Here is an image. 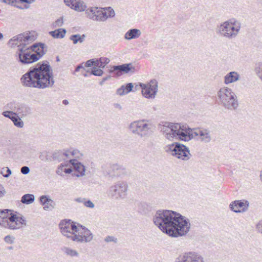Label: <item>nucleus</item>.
Listing matches in <instances>:
<instances>
[{
	"instance_id": "obj_46",
	"label": "nucleus",
	"mask_w": 262,
	"mask_h": 262,
	"mask_svg": "<svg viewBox=\"0 0 262 262\" xmlns=\"http://www.w3.org/2000/svg\"><path fill=\"white\" fill-rule=\"evenodd\" d=\"M95 64H94V67L98 68H104L103 64H102V63L100 61V58H95Z\"/></svg>"
},
{
	"instance_id": "obj_37",
	"label": "nucleus",
	"mask_w": 262,
	"mask_h": 262,
	"mask_svg": "<svg viewBox=\"0 0 262 262\" xmlns=\"http://www.w3.org/2000/svg\"><path fill=\"white\" fill-rule=\"evenodd\" d=\"M97 10V7L91 8L90 9H88L86 11V14L88 17L90 19L95 20V17H96V11Z\"/></svg>"
},
{
	"instance_id": "obj_50",
	"label": "nucleus",
	"mask_w": 262,
	"mask_h": 262,
	"mask_svg": "<svg viewBox=\"0 0 262 262\" xmlns=\"http://www.w3.org/2000/svg\"><path fill=\"white\" fill-rule=\"evenodd\" d=\"M95 58H93V59H90V60H88V61H86L85 63V67H90L92 66H94V64H95Z\"/></svg>"
},
{
	"instance_id": "obj_10",
	"label": "nucleus",
	"mask_w": 262,
	"mask_h": 262,
	"mask_svg": "<svg viewBox=\"0 0 262 262\" xmlns=\"http://www.w3.org/2000/svg\"><path fill=\"white\" fill-rule=\"evenodd\" d=\"M143 96L147 99H154L155 98L158 90V82L154 79L147 83H140Z\"/></svg>"
},
{
	"instance_id": "obj_24",
	"label": "nucleus",
	"mask_w": 262,
	"mask_h": 262,
	"mask_svg": "<svg viewBox=\"0 0 262 262\" xmlns=\"http://www.w3.org/2000/svg\"><path fill=\"white\" fill-rule=\"evenodd\" d=\"M199 134H200V140L202 142L208 143L211 141L210 132L208 129L205 128L199 129Z\"/></svg>"
},
{
	"instance_id": "obj_41",
	"label": "nucleus",
	"mask_w": 262,
	"mask_h": 262,
	"mask_svg": "<svg viewBox=\"0 0 262 262\" xmlns=\"http://www.w3.org/2000/svg\"><path fill=\"white\" fill-rule=\"evenodd\" d=\"M19 103L16 102H11L7 104V107L8 108L12 110V111L16 112Z\"/></svg>"
},
{
	"instance_id": "obj_36",
	"label": "nucleus",
	"mask_w": 262,
	"mask_h": 262,
	"mask_svg": "<svg viewBox=\"0 0 262 262\" xmlns=\"http://www.w3.org/2000/svg\"><path fill=\"white\" fill-rule=\"evenodd\" d=\"M62 251L65 253V254L71 257H78L79 256V254L77 251L70 248L64 247L62 249Z\"/></svg>"
},
{
	"instance_id": "obj_23",
	"label": "nucleus",
	"mask_w": 262,
	"mask_h": 262,
	"mask_svg": "<svg viewBox=\"0 0 262 262\" xmlns=\"http://www.w3.org/2000/svg\"><path fill=\"white\" fill-rule=\"evenodd\" d=\"M31 107L26 104L19 103L16 113L21 118H23L31 114Z\"/></svg>"
},
{
	"instance_id": "obj_15",
	"label": "nucleus",
	"mask_w": 262,
	"mask_h": 262,
	"mask_svg": "<svg viewBox=\"0 0 262 262\" xmlns=\"http://www.w3.org/2000/svg\"><path fill=\"white\" fill-rule=\"evenodd\" d=\"M174 262H205L203 257L195 252H185L180 254Z\"/></svg>"
},
{
	"instance_id": "obj_4",
	"label": "nucleus",
	"mask_w": 262,
	"mask_h": 262,
	"mask_svg": "<svg viewBox=\"0 0 262 262\" xmlns=\"http://www.w3.org/2000/svg\"><path fill=\"white\" fill-rule=\"evenodd\" d=\"M9 210H0V226L11 230H16L26 226V220L23 216L8 214Z\"/></svg>"
},
{
	"instance_id": "obj_61",
	"label": "nucleus",
	"mask_w": 262,
	"mask_h": 262,
	"mask_svg": "<svg viewBox=\"0 0 262 262\" xmlns=\"http://www.w3.org/2000/svg\"><path fill=\"white\" fill-rule=\"evenodd\" d=\"M114 105L115 107H116V108H118L119 110H121L122 109V106L119 103H115L114 104Z\"/></svg>"
},
{
	"instance_id": "obj_7",
	"label": "nucleus",
	"mask_w": 262,
	"mask_h": 262,
	"mask_svg": "<svg viewBox=\"0 0 262 262\" xmlns=\"http://www.w3.org/2000/svg\"><path fill=\"white\" fill-rule=\"evenodd\" d=\"M165 151L178 159L188 160L191 155L188 148L185 145L177 142L168 144L164 147Z\"/></svg>"
},
{
	"instance_id": "obj_32",
	"label": "nucleus",
	"mask_w": 262,
	"mask_h": 262,
	"mask_svg": "<svg viewBox=\"0 0 262 262\" xmlns=\"http://www.w3.org/2000/svg\"><path fill=\"white\" fill-rule=\"evenodd\" d=\"M96 14V17L94 18L96 21H104L106 20V17H105L106 12L104 11L103 9L97 8Z\"/></svg>"
},
{
	"instance_id": "obj_38",
	"label": "nucleus",
	"mask_w": 262,
	"mask_h": 262,
	"mask_svg": "<svg viewBox=\"0 0 262 262\" xmlns=\"http://www.w3.org/2000/svg\"><path fill=\"white\" fill-rule=\"evenodd\" d=\"M104 11L106 12V19L109 17H113L115 15L114 10L111 7H107L103 9Z\"/></svg>"
},
{
	"instance_id": "obj_21",
	"label": "nucleus",
	"mask_w": 262,
	"mask_h": 262,
	"mask_svg": "<svg viewBox=\"0 0 262 262\" xmlns=\"http://www.w3.org/2000/svg\"><path fill=\"white\" fill-rule=\"evenodd\" d=\"M32 52H34L35 55L38 57L39 60L47 52V47L45 43L38 42L33 44L30 47Z\"/></svg>"
},
{
	"instance_id": "obj_18",
	"label": "nucleus",
	"mask_w": 262,
	"mask_h": 262,
	"mask_svg": "<svg viewBox=\"0 0 262 262\" xmlns=\"http://www.w3.org/2000/svg\"><path fill=\"white\" fill-rule=\"evenodd\" d=\"M102 169L104 173L111 177L119 176L121 171L124 169L121 166L117 164H104L102 166Z\"/></svg>"
},
{
	"instance_id": "obj_13",
	"label": "nucleus",
	"mask_w": 262,
	"mask_h": 262,
	"mask_svg": "<svg viewBox=\"0 0 262 262\" xmlns=\"http://www.w3.org/2000/svg\"><path fill=\"white\" fill-rule=\"evenodd\" d=\"M180 128L179 123L165 122L161 127V132L164 134L165 138L169 140L176 138L177 131Z\"/></svg>"
},
{
	"instance_id": "obj_11",
	"label": "nucleus",
	"mask_w": 262,
	"mask_h": 262,
	"mask_svg": "<svg viewBox=\"0 0 262 262\" xmlns=\"http://www.w3.org/2000/svg\"><path fill=\"white\" fill-rule=\"evenodd\" d=\"M59 226L61 233L64 236L68 238H71L72 239V236L79 231V228L75 225V223L70 220L61 221Z\"/></svg>"
},
{
	"instance_id": "obj_9",
	"label": "nucleus",
	"mask_w": 262,
	"mask_h": 262,
	"mask_svg": "<svg viewBox=\"0 0 262 262\" xmlns=\"http://www.w3.org/2000/svg\"><path fill=\"white\" fill-rule=\"evenodd\" d=\"M16 54L18 57V60L23 64H29L38 60V57L35 53L31 52L30 47H20Z\"/></svg>"
},
{
	"instance_id": "obj_53",
	"label": "nucleus",
	"mask_w": 262,
	"mask_h": 262,
	"mask_svg": "<svg viewBox=\"0 0 262 262\" xmlns=\"http://www.w3.org/2000/svg\"><path fill=\"white\" fill-rule=\"evenodd\" d=\"M6 191L4 187L0 184V198L4 196Z\"/></svg>"
},
{
	"instance_id": "obj_54",
	"label": "nucleus",
	"mask_w": 262,
	"mask_h": 262,
	"mask_svg": "<svg viewBox=\"0 0 262 262\" xmlns=\"http://www.w3.org/2000/svg\"><path fill=\"white\" fill-rule=\"evenodd\" d=\"M6 168H7V170H6V173L4 174V173H3L2 172L1 173L3 174V176L5 178H8L10 176V174H11V170L8 167H6Z\"/></svg>"
},
{
	"instance_id": "obj_3",
	"label": "nucleus",
	"mask_w": 262,
	"mask_h": 262,
	"mask_svg": "<svg viewBox=\"0 0 262 262\" xmlns=\"http://www.w3.org/2000/svg\"><path fill=\"white\" fill-rule=\"evenodd\" d=\"M242 24L235 18H231L218 26L216 33L228 39L236 38L239 33Z\"/></svg>"
},
{
	"instance_id": "obj_64",
	"label": "nucleus",
	"mask_w": 262,
	"mask_h": 262,
	"mask_svg": "<svg viewBox=\"0 0 262 262\" xmlns=\"http://www.w3.org/2000/svg\"><path fill=\"white\" fill-rule=\"evenodd\" d=\"M260 177V179H261V181H262V170L261 171Z\"/></svg>"
},
{
	"instance_id": "obj_20",
	"label": "nucleus",
	"mask_w": 262,
	"mask_h": 262,
	"mask_svg": "<svg viewBox=\"0 0 262 262\" xmlns=\"http://www.w3.org/2000/svg\"><path fill=\"white\" fill-rule=\"evenodd\" d=\"M70 162L74 169L72 176L79 177L84 175L85 168L81 163L75 159L70 160Z\"/></svg>"
},
{
	"instance_id": "obj_45",
	"label": "nucleus",
	"mask_w": 262,
	"mask_h": 262,
	"mask_svg": "<svg viewBox=\"0 0 262 262\" xmlns=\"http://www.w3.org/2000/svg\"><path fill=\"white\" fill-rule=\"evenodd\" d=\"M255 229L257 233L262 234V220L256 224Z\"/></svg>"
},
{
	"instance_id": "obj_12",
	"label": "nucleus",
	"mask_w": 262,
	"mask_h": 262,
	"mask_svg": "<svg viewBox=\"0 0 262 262\" xmlns=\"http://www.w3.org/2000/svg\"><path fill=\"white\" fill-rule=\"evenodd\" d=\"M34 40L33 36H31L28 34H20L12 37L9 40L8 43L11 47H14L17 46L18 49L20 47H26L27 45Z\"/></svg>"
},
{
	"instance_id": "obj_44",
	"label": "nucleus",
	"mask_w": 262,
	"mask_h": 262,
	"mask_svg": "<svg viewBox=\"0 0 262 262\" xmlns=\"http://www.w3.org/2000/svg\"><path fill=\"white\" fill-rule=\"evenodd\" d=\"M14 239L15 237L10 235H7L4 238L5 242L6 243L10 244L14 243Z\"/></svg>"
},
{
	"instance_id": "obj_33",
	"label": "nucleus",
	"mask_w": 262,
	"mask_h": 262,
	"mask_svg": "<svg viewBox=\"0 0 262 262\" xmlns=\"http://www.w3.org/2000/svg\"><path fill=\"white\" fill-rule=\"evenodd\" d=\"M11 120L13 122L14 125L17 127L22 128L24 125V122L21 120L20 116L16 113V115L12 116Z\"/></svg>"
},
{
	"instance_id": "obj_31",
	"label": "nucleus",
	"mask_w": 262,
	"mask_h": 262,
	"mask_svg": "<svg viewBox=\"0 0 262 262\" xmlns=\"http://www.w3.org/2000/svg\"><path fill=\"white\" fill-rule=\"evenodd\" d=\"M85 37L84 34L81 35L79 34H73L70 36V39L73 41L74 45H76L78 42L82 43L84 41Z\"/></svg>"
},
{
	"instance_id": "obj_57",
	"label": "nucleus",
	"mask_w": 262,
	"mask_h": 262,
	"mask_svg": "<svg viewBox=\"0 0 262 262\" xmlns=\"http://www.w3.org/2000/svg\"><path fill=\"white\" fill-rule=\"evenodd\" d=\"M19 1L22 3H27L28 4L33 3L35 1V0H19Z\"/></svg>"
},
{
	"instance_id": "obj_5",
	"label": "nucleus",
	"mask_w": 262,
	"mask_h": 262,
	"mask_svg": "<svg viewBox=\"0 0 262 262\" xmlns=\"http://www.w3.org/2000/svg\"><path fill=\"white\" fill-rule=\"evenodd\" d=\"M129 129L140 138H148L153 134L156 126L149 120L142 119L130 123Z\"/></svg>"
},
{
	"instance_id": "obj_28",
	"label": "nucleus",
	"mask_w": 262,
	"mask_h": 262,
	"mask_svg": "<svg viewBox=\"0 0 262 262\" xmlns=\"http://www.w3.org/2000/svg\"><path fill=\"white\" fill-rule=\"evenodd\" d=\"M66 32L67 31L65 29L60 28L50 31L49 34L55 38H63L65 36Z\"/></svg>"
},
{
	"instance_id": "obj_58",
	"label": "nucleus",
	"mask_w": 262,
	"mask_h": 262,
	"mask_svg": "<svg viewBox=\"0 0 262 262\" xmlns=\"http://www.w3.org/2000/svg\"><path fill=\"white\" fill-rule=\"evenodd\" d=\"M85 200V198H77L75 199V201L78 203H83L84 204V201Z\"/></svg>"
},
{
	"instance_id": "obj_26",
	"label": "nucleus",
	"mask_w": 262,
	"mask_h": 262,
	"mask_svg": "<svg viewBox=\"0 0 262 262\" xmlns=\"http://www.w3.org/2000/svg\"><path fill=\"white\" fill-rule=\"evenodd\" d=\"M141 35V31L138 29H129L124 35V38L126 40H131L139 37Z\"/></svg>"
},
{
	"instance_id": "obj_19",
	"label": "nucleus",
	"mask_w": 262,
	"mask_h": 262,
	"mask_svg": "<svg viewBox=\"0 0 262 262\" xmlns=\"http://www.w3.org/2000/svg\"><path fill=\"white\" fill-rule=\"evenodd\" d=\"M249 203L248 201L236 200L232 202L229 205V208L235 213H241L246 211L249 207Z\"/></svg>"
},
{
	"instance_id": "obj_25",
	"label": "nucleus",
	"mask_w": 262,
	"mask_h": 262,
	"mask_svg": "<svg viewBox=\"0 0 262 262\" xmlns=\"http://www.w3.org/2000/svg\"><path fill=\"white\" fill-rule=\"evenodd\" d=\"M239 75L237 72L235 71L230 72L224 77V83L226 84H228L235 82L239 79Z\"/></svg>"
},
{
	"instance_id": "obj_1",
	"label": "nucleus",
	"mask_w": 262,
	"mask_h": 262,
	"mask_svg": "<svg viewBox=\"0 0 262 262\" xmlns=\"http://www.w3.org/2000/svg\"><path fill=\"white\" fill-rule=\"evenodd\" d=\"M153 221L163 232L172 237L186 235L191 226L188 218L169 210H158L154 216Z\"/></svg>"
},
{
	"instance_id": "obj_49",
	"label": "nucleus",
	"mask_w": 262,
	"mask_h": 262,
	"mask_svg": "<svg viewBox=\"0 0 262 262\" xmlns=\"http://www.w3.org/2000/svg\"><path fill=\"white\" fill-rule=\"evenodd\" d=\"M64 165H63L62 164H60V166L58 167L56 173L57 174L62 176V172H64Z\"/></svg>"
},
{
	"instance_id": "obj_47",
	"label": "nucleus",
	"mask_w": 262,
	"mask_h": 262,
	"mask_svg": "<svg viewBox=\"0 0 262 262\" xmlns=\"http://www.w3.org/2000/svg\"><path fill=\"white\" fill-rule=\"evenodd\" d=\"M104 241L107 243L113 242L116 243L117 242V238L113 236H107L105 238Z\"/></svg>"
},
{
	"instance_id": "obj_14",
	"label": "nucleus",
	"mask_w": 262,
	"mask_h": 262,
	"mask_svg": "<svg viewBox=\"0 0 262 262\" xmlns=\"http://www.w3.org/2000/svg\"><path fill=\"white\" fill-rule=\"evenodd\" d=\"M78 234H74L72 236V240L77 242H90L93 239V234L85 227L80 226L79 231L77 232Z\"/></svg>"
},
{
	"instance_id": "obj_42",
	"label": "nucleus",
	"mask_w": 262,
	"mask_h": 262,
	"mask_svg": "<svg viewBox=\"0 0 262 262\" xmlns=\"http://www.w3.org/2000/svg\"><path fill=\"white\" fill-rule=\"evenodd\" d=\"M2 115L4 117H5L6 118H9V119H10L11 120V118H12V116L16 115V113H15L13 111H7L3 112L2 113Z\"/></svg>"
},
{
	"instance_id": "obj_22",
	"label": "nucleus",
	"mask_w": 262,
	"mask_h": 262,
	"mask_svg": "<svg viewBox=\"0 0 262 262\" xmlns=\"http://www.w3.org/2000/svg\"><path fill=\"white\" fill-rule=\"evenodd\" d=\"M39 201L40 204L43 206L45 210H51L55 206L54 201L51 199L48 195H43L40 196Z\"/></svg>"
},
{
	"instance_id": "obj_60",
	"label": "nucleus",
	"mask_w": 262,
	"mask_h": 262,
	"mask_svg": "<svg viewBox=\"0 0 262 262\" xmlns=\"http://www.w3.org/2000/svg\"><path fill=\"white\" fill-rule=\"evenodd\" d=\"M80 69H84V68L82 66V64H79L78 66H77L75 70V72H78Z\"/></svg>"
},
{
	"instance_id": "obj_48",
	"label": "nucleus",
	"mask_w": 262,
	"mask_h": 262,
	"mask_svg": "<svg viewBox=\"0 0 262 262\" xmlns=\"http://www.w3.org/2000/svg\"><path fill=\"white\" fill-rule=\"evenodd\" d=\"M84 205L85 207L90 208H93L95 207L94 203L90 200L86 201L85 200L84 202Z\"/></svg>"
},
{
	"instance_id": "obj_8",
	"label": "nucleus",
	"mask_w": 262,
	"mask_h": 262,
	"mask_svg": "<svg viewBox=\"0 0 262 262\" xmlns=\"http://www.w3.org/2000/svg\"><path fill=\"white\" fill-rule=\"evenodd\" d=\"M128 184L124 181H119L111 186L108 190L109 195L116 200H123L127 194Z\"/></svg>"
},
{
	"instance_id": "obj_6",
	"label": "nucleus",
	"mask_w": 262,
	"mask_h": 262,
	"mask_svg": "<svg viewBox=\"0 0 262 262\" xmlns=\"http://www.w3.org/2000/svg\"><path fill=\"white\" fill-rule=\"evenodd\" d=\"M218 103L226 109L235 110L238 106V102L235 94L227 87L221 88L217 93Z\"/></svg>"
},
{
	"instance_id": "obj_29",
	"label": "nucleus",
	"mask_w": 262,
	"mask_h": 262,
	"mask_svg": "<svg viewBox=\"0 0 262 262\" xmlns=\"http://www.w3.org/2000/svg\"><path fill=\"white\" fill-rule=\"evenodd\" d=\"M68 156L66 152L61 151H56L54 152L51 156L52 161H61L64 160Z\"/></svg>"
},
{
	"instance_id": "obj_59",
	"label": "nucleus",
	"mask_w": 262,
	"mask_h": 262,
	"mask_svg": "<svg viewBox=\"0 0 262 262\" xmlns=\"http://www.w3.org/2000/svg\"><path fill=\"white\" fill-rule=\"evenodd\" d=\"M64 172L66 173H71V172H73V170L71 168H66L64 167Z\"/></svg>"
},
{
	"instance_id": "obj_51",
	"label": "nucleus",
	"mask_w": 262,
	"mask_h": 262,
	"mask_svg": "<svg viewBox=\"0 0 262 262\" xmlns=\"http://www.w3.org/2000/svg\"><path fill=\"white\" fill-rule=\"evenodd\" d=\"M21 172L24 174H27L30 172V168L28 166H23L20 169Z\"/></svg>"
},
{
	"instance_id": "obj_62",
	"label": "nucleus",
	"mask_w": 262,
	"mask_h": 262,
	"mask_svg": "<svg viewBox=\"0 0 262 262\" xmlns=\"http://www.w3.org/2000/svg\"><path fill=\"white\" fill-rule=\"evenodd\" d=\"M193 134H194L195 136H200V134H199V129H197L195 132L193 131Z\"/></svg>"
},
{
	"instance_id": "obj_34",
	"label": "nucleus",
	"mask_w": 262,
	"mask_h": 262,
	"mask_svg": "<svg viewBox=\"0 0 262 262\" xmlns=\"http://www.w3.org/2000/svg\"><path fill=\"white\" fill-rule=\"evenodd\" d=\"M35 197L32 194H26L21 197V202L23 204H30L34 201Z\"/></svg>"
},
{
	"instance_id": "obj_39",
	"label": "nucleus",
	"mask_w": 262,
	"mask_h": 262,
	"mask_svg": "<svg viewBox=\"0 0 262 262\" xmlns=\"http://www.w3.org/2000/svg\"><path fill=\"white\" fill-rule=\"evenodd\" d=\"M103 74V71L100 68L93 67L90 72V74L94 75L96 76H101Z\"/></svg>"
},
{
	"instance_id": "obj_27",
	"label": "nucleus",
	"mask_w": 262,
	"mask_h": 262,
	"mask_svg": "<svg viewBox=\"0 0 262 262\" xmlns=\"http://www.w3.org/2000/svg\"><path fill=\"white\" fill-rule=\"evenodd\" d=\"M134 85L132 83H128L126 85H122L117 90V94L120 96H123L131 92Z\"/></svg>"
},
{
	"instance_id": "obj_35",
	"label": "nucleus",
	"mask_w": 262,
	"mask_h": 262,
	"mask_svg": "<svg viewBox=\"0 0 262 262\" xmlns=\"http://www.w3.org/2000/svg\"><path fill=\"white\" fill-rule=\"evenodd\" d=\"M75 2L74 10L79 12L83 11L85 10L86 7L82 1L77 0Z\"/></svg>"
},
{
	"instance_id": "obj_40",
	"label": "nucleus",
	"mask_w": 262,
	"mask_h": 262,
	"mask_svg": "<svg viewBox=\"0 0 262 262\" xmlns=\"http://www.w3.org/2000/svg\"><path fill=\"white\" fill-rule=\"evenodd\" d=\"M39 158L42 161H52L51 156H49L47 152L40 153Z\"/></svg>"
},
{
	"instance_id": "obj_63",
	"label": "nucleus",
	"mask_w": 262,
	"mask_h": 262,
	"mask_svg": "<svg viewBox=\"0 0 262 262\" xmlns=\"http://www.w3.org/2000/svg\"><path fill=\"white\" fill-rule=\"evenodd\" d=\"M63 103L65 105H67L69 104V101L67 100H63Z\"/></svg>"
},
{
	"instance_id": "obj_55",
	"label": "nucleus",
	"mask_w": 262,
	"mask_h": 262,
	"mask_svg": "<svg viewBox=\"0 0 262 262\" xmlns=\"http://www.w3.org/2000/svg\"><path fill=\"white\" fill-rule=\"evenodd\" d=\"M111 78V76L110 75H108L105 77H103V79H102V80L99 82V84L100 85H103L105 81L110 79Z\"/></svg>"
},
{
	"instance_id": "obj_52",
	"label": "nucleus",
	"mask_w": 262,
	"mask_h": 262,
	"mask_svg": "<svg viewBox=\"0 0 262 262\" xmlns=\"http://www.w3.org/2000/svg\"><path fill=\"white\" fill-rule=\"evenodd\" d=\"M100 61L101 62V63H102L104 67H105V65L110 62V60L109 58L106 57H100Z\"/></svg>"
},
{
	"instance_id": "obj_43",
	"label": "nucleus",
	"mask_w": 262,
	"mask_h": 262,
	"mask_svg": "<svg viewBox=\"0 0 262 262\" xmlns=\"http://www.w3.org/2000/svg\"><path fill=\"white\" fill-rule=\"evenodd\" d=\"M63 17H61L58 18L54 23L53 26L54 27H59L63 25Z\"/></svg>"
},
{
	"instance_id": "obj_56",
	"label": "nucleus",
	"mask_w": 262,
	"mask_h": 262,
	"mask_svg": "<svg viewBox=\"0 0 262 262\" xmlns=\"http://www.w3.org/2000/svg\"><path fill=\"white\" fill-rule=\"evenodd\" d=\"M16 2V0H2V2L8 4L9 5H12Z\"/></svg>"
},
{
	"instance_id": "obj_17",
	"label": "nucleus",
	"mask_w": 262,
	"mask_h": 262,
	"mask_svg": "<svg viewBox=\"0 0 262 262\" xmlns=\"http://www.w3.org/2000/svg\"><path fill=\"white\" fill-rule=\"evenodd\" d=\"M135 68L132 63L122 64L121 65L113 66L110 71V73H114L116 76H120L123 74L128 73L129 72L134 73Z\"/></svg>"
},
{
	"instance_id": "obj_30",
	"label": "nucleus",
	"mask_w": 262,
	"mask_h": 262,
	"mask_svg": "<svg viewBox=\"0 0 262 262\" xmlns=\"http://www.w3.org/2000/svg\"><path fill=\"white\" fill-rule=\"evenodd\" d=\"M150 210L151 207L146 203L142 202L138 204V211L141 214H146Z\"/></svg>"
},
{
	"instance_id": "obj_2",
	"label": "nucleus",
	"mask_w": 262,
	"mask_h": 262,
	"mask_svg": "<svg viewBox=\"0 0 262 262\" xmlns=\"http://www.w3.org/2000/svg\"><path fill=\"white\" fill-rule=\"evenodd\" d=\"M20 81L25 86L39 89L52 88L55 83L52 69L46 60L30 67Z\"/></svg>"
},
{
	"instance_id": "obj_16",
	"label": "nucleus",
	"mask_w": 262,
	"mask_h": 262,
	"mask_svg": "<svg viewBox=\"0 0 262 262\" xmlns=\"http://www.w3.org/2000/svg\"><path fill=\"white\" fill-rule=\"evenodd\" d=\"M180 128L177 131L176 138L181 141H188L193 138V130L187 124H179Z\"/></svg>"
}]
</instances>
